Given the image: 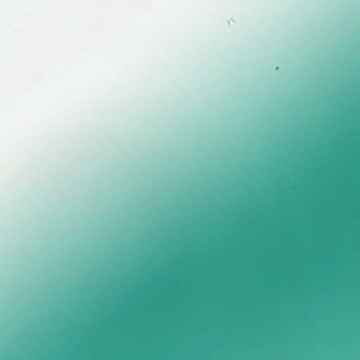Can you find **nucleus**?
I'll return each mask as SVG.
<instances>
[{
	"label": "nucleus",
	"instance_id": "nucleus-1",
	"mask_svg": "<svg viewBox=\"0 0 360 360\" xmlns=\"http://www.w3.org/2000/svg\"><path fill=\"white\" fill-rule=\"evenodd\" d=\"M19 360H20V359H19Z\"/></svg>",
	"mask_w": 360,
	"mask_h": 360
}]
</instances>
